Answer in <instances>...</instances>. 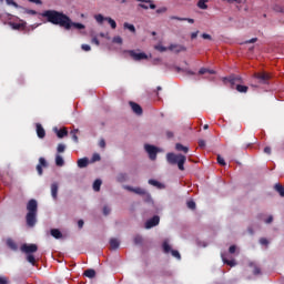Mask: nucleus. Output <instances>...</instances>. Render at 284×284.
Listing matches in <instances>:
<instances>
[{"label":"nucleus","mask_w":284,"mask_h":284,"mask_svg":"<svg viewBox=\"0 0 284 284\" xmlns=\"http://www.w3.org/2000/svg\"><path fill=\"white\" fill-rule=\"evenodd\" d=\"M83 276H87V278H94L97 276V271L88 268L84 271Z\"/></svg>","instance_id":"obj_19"},{"label":"nucleus","mask_w":284,"mask_h":284,"mask_svg":"<svg viewBox=\"0 0 284 284\" xmlns=\"http://www.w3.org/2000/svg\"><path fill=\"white\" fill-rule=\"evenodd\" d=\"M162 247H163L164 254H170V252H171V254L174 258H178V261H181V253H179V251H176V250H172V247L170 246V244L168 242H163Z\"/></svg>","instance_id":"obj_6"},{"label":"nucleus","mask_w":284,"mask_h":284,"mask_svg":"<svg viewBox=\"0 0 284 284\" xmlns=\"http://www.w3.org/2000/svg\"><path fill=\"white\" fill-rule=\"evenodd\" d=\"M135 245H141L143 243V237L141 235H135L133 239Z\"/></svg>","instance_id":"obj_36"},{"label":"nucleus","mask_w":284,"mask_h":284,"mask_svg":"<svg viewBox=\"0 0 284 284\" xmlns=\"http://www.w3.org/2000/svg\"><path fill=\"white\" fill-rule=\"evenodd\" d=\"M175 150H176L178 152H184V154H187V152H190V148L184 146V145L181 144V143H176V144H175Z\"/></svg>","instance_id":"obj_20"},{"label":"nucleus","mask_w":284,"mask_h":284,"mask_svg":"<svg viewBox=\"0 0 284 284\" xmlns=\"http://www.w3.org/2000/svg\"><path fill=\"white\" fill-rule=\"evenodd\" d=\"M129 105L131 106L134 114H138V116H141L143 114V108L139 105L136 102H129Z\"/></svg>","instance_id":"obj_15"},{"label":"nucleus","mask_w":284,"mask_h":284,"mask_svg":"<svg viewBox=\"0 0 284 284\" xmlns=\"http://www.w3.org/2000/svg\"><path fill=\"white\" fill-rule=\"evenodd\" d=\"M272 221H274V217L273 216H268L267 220L265 221V223L270 224V223H272Z\"/></svg>","instance_id":"obj_64"},{"label":"nucleus","mask_w":284,"mask_h":284,"mask_svg":"<svg viewBox=\"0 0 284 284\" xmlns=\"http://www.w3.org/2000/svg\"><path fill=\"white\" fill-rule=\"evenodd\" d=\"M224 82L230 83L231 89L235 90L236 85L243 83V78L241 75H230L229 78H224Z\"/></svg>","instance_id":"obj_5"},{"label":"nucleus","mask_w":284,"mask_h":284,"mask_svg":"<svg viewBox=\"0 0 284 284\" xmlns=\"http://www.w3.org/2000/svg\"><path fill=\"white\" fill-rule=\"evenodd\" d=\"M229 252H230V254H235L236 253V245H231L229 247Z\"/></svg>","instance_id":"obj_52"},{"label":"nucleus","mask_w":284,"mask_h":284,"mask_svg":"<svg viewBox=\"0 0 284 284\" xmlns=\"http://www.w3.org/2000/svg\"><path fill=\"white\" fill-rule=\"evenodd\" d=\"M0 284H8V277L0 276Z\"/></svg>","instance_id":"obj_56"},{"label":"nucleus","mask_w":284,"mask_h":284,"mask_svg":"<svg viewBox=\"0 0 284 284\" xmlns=\"http://www.w3.org/2000/svg\"><path fill=\"white\" fill-rule=\"evenodd\" d=\"M118 183H125L128 181V174L126 173H120L116 176Z\"/></svg>","instance_id":"obj_29"},{"label":"nucleus","mask_w":284,"mask_h":284,"mask_svg":"<svg viewBox=\"0 0 284 284\" xmlns=\"http://www.w3.org/2000/svg\"><path fill=\"white\" fill-rule=\"evenodd\" d=\"M199 148H205V140L199 141Z\"/></svg>","instance_id":"obj_62"},{"label":"nucleus","mask_w":284,"mask_h":284,"mask_svg":"<svg viewBox=\"0 0 284 284\" xmlns=\"http://www.w3.org/2000/svg\"><path fill=\"white\" fill-rule=\"evenodd\" d=\"M159 223H161V217H159V215H155L145 222V229L152 230V227H156Z\"/></svg>","instance_id":"obj_11"},{"label":"nucleus","mask_w":284,"mask_h":284,"mask_svg":"<svg viewBox=\"0 0 284 284\" xmlns=\"http://www.w3.org/2000/svg\"><path fill=\"white\" fill-rule=\"evenodd\" d=\"M217 163H219V165H222V166L226 165L225 159H223V156H221V155H217Z\"/></svg>","instance_id":"obj_45"},{"label":"nucleus","mask_w":284,"mask_h":284,"mask_svg":"<svg viewBox=\"0 0 284 284\" xmlns=\"http://www.w3.org/2000/svg\"><path fill=\"white\" fill-rule=\"evenodd\" d=\"M27 261H28V263H31V265H36V263H37V260L34 258V255H32V254L27 255Z\"/></svg>","instance_id":"obj_37"},{"label":"nucleus","mask_w":284,"mask_h":284,"mask_svg":"<svg viewBox=\"0 0 284 284\" xmlns=\"http://www.w3.org/2000/svg\"><path fill=\"white\" fill-rule=\"evenodd\" d=\"M43 168H48V161H45V158H40L39 163L36 166L39 176H43Z\"/></svg>","instance_id":"obj_13"},{"label":"nucleus","mask_w":284,"mask_h":284,"mask_svg":"<svg viewBox=\"0 0 284 284\" xmlns=\"http://www.w3.org/2000/svg\"><path fill=\"white\" fill-rule=\"evenodd\" d=\"M222 261H223V263H225V265H229L230 267H236V260H227L222 254Z\"/></svg>","instance_id":"obj_22"},{"label":"nucleus","mask_w":284,"mask_h":284,"mask_svg":"<svg viewBox=\"0 0 284 284\" xmlns=\"http://www.w3.org/2000/svg\"><path fill=\"white\" fill-rule=\"evenodd\" d=\"M207 1H210V0L197 1V8H200V10H207Z\"/></svg>","instance_id":"obj_31"},{"label":"nucleus","mask_w":284,"mask_h":284,"mask_svg":"<svg viewBox=\"0 0 284 284\" xmlns=\"http://www.w3.org/2000/svg\"><path fill=\"white\" fill-rule=\"evenodd\" d=\"M36 128H37V135H38V138L39 139H45V129H43V125L38 123L36 125Z\"/></svg>","instance_id":"obj_17"},{"label":"nucleus","mask_w":284,"mask_h":284,"mask_svg":"<svg viewBox=\"0 0 284 284\" xmlns=\"http://www.w3.org/2000/svg\"><path fill=\"white\" fill-rule=\"evenodd\" d=\"M149 185H153L154 187H161V182L156 180H149Z\"/></svg>","instance_id":"obj_41"},{"label":"nucleus","mask_w":284,"mask_h":284,"mask_svg":"<svg viewBox=\"0 0 284 284\" xmlns=\"http://www.w3.org/2000/svg\"><path fill=\"white\" fill-rule=\"evenodd\" d=\"M124 190H128V192H133L134 194H139V196H145L146 199H150V193L141 187H132V186H124Z\"/></svg>","instance_id":"obj_7"},{"label":"nucleus","mask_w":284,"mask_h":284,"mask_svg":"<svg viewBox=\"0 0 284 284\" xmlns=\"http://www.w3.org/2000/svg\"><path fill=\"white\" fill-rule=\"evenodd\" d=\"M166 161L170 163V165H178L179 170L183 172V170H185L184 165L187 158L183 154L168 153Z\"/></svg>","instance_id":"obj_3"},{"label":"nucleus","mask_w":284,"mask_h":284,"mask_svg":"<svg viewBox=\"0 0 284 284\" xmlns=\"http://www.w3.org/2000/svg\"><path fill=\"white\" fill-rule=\"evenodd\" d=\"M156 14H165V12H168V7H161L159 9H156Z\"/></svg>","instance_id":"obj_43"},{"label":"nucleus","mask_w":284,"mask_h":284,"mask_svg":"<svg viewBox=\"0 0 284 284\" xmlns=\"http://www.w3.org/2000/svg\"><path fill=\"white\" fill-rule=\"evenodd\" d=\"M95 161H101V155L99 153H94L92 156V162L95 163Z\"/></svg>","instance_id":"obj_47"},{"label":"nucleus","mask_w":284,"mask_h":284,"mask_svg":"<svg viewBox=\"0 0 284 284\" xmlns=\"http://www.w3.org/2000/svg\"><path fill=\"white\" fill-rule=\"evenodd\" d=\"M99 145L100 148L105 149V140H100Z\"/></svg>","instance_id":"obj_60"},{"label":"nucleus","mask_w":284,"mask_h":284,"mask_svg":"<svg viewBox=\"0 0 284 284\" xmlns=\"http://www.w3.org/2000/svg\"><path fill=\"white\" fill-rule=\"evenodd\" d=\"M171 21H185V18L176 17V16H171L170 17Z\"/></svg>","instance_id":"obj_46"},{"label":"nucleus","mask_w":284,"mask_h":284,"mask_svg":"<svg viewBox=\"0 0 284 284\" xmlns=\"http://www.w3.org/2000/svg\"><path fill=\"white\" fill-rule=\"evenodd\" d=\"M260 243L261 245H270V241H267L265 237L260 239Z\"/></svg>","instance_id":"obj_51"},{"label":"nucleus","mask_w":284,"mask_h":284,"mask_svg":"<svg viewBox=\"0 0 284 284\" xmlns=\"http://www.w3.org/2000/svg\"><path fill=\"white\" fill-rule=\"evenodd\" d=\"M144 150H145V152H148L151 161H156V154L159 152V149H156V146H154L152 144H145Z\"/></svg>","instance_id":"obj_9"},{"label":"nucleus","mask_w":284,"mask_h":284,"mask_svg":"<svg viewBox=\"0 0 284 284\" xmlns=\"http://www.w3.org/2000/svg\"><path fill=\"white\" fill-rule=\"evenodd\" d=\"M57 152L58 154L65 152V144H58Z\"/></svg>","instance_id":"obj_42"},{"label":"nucleus","mask_w":284,"mask_h":284,"mask_svg":"<svg viewBox=\"0 0 284 284\" xmlns=\"http://www.w3.org/2000/svg\"><path fill=\"white\" fill-rule=\"evenodd\" d=\"M235 90L242 94H247V91L250 90V88L247 85H243L240 83L236 85Z\"/></svg>","instance_id":"obj_21"},{"label":"nucleus","mask_w":284,"mask_h":284,"mask_svg":"<svg viewBox=\"0 0 284 284\" xmlns=\"http://www.w3.org/2000/svg\"><path fill=\"white\" fill-rule=\"evenodd\" d=\"M140 3L138 4L139 8H142V10H156V4H154V0H135ZM148 3V4H145Z\"/></svg>","instance_id":"obj_8"},{"label":"nucleus","mask_w":284,"mask_h":284,"mask_svg":"<svg viewBox=\"0 0 284 284\" xmlns=\"http://www.w3.org/2000/svg\"><path fill=\"white\" fill-rule=\"evenodd\" d=\"M253 79L260 84V85H270V79H272V74L262 71L254 73Z\"/></svg>","instance_id":"obj_4"},{"label":"nucleus","mask_w":284,"mask_h":284,"mask_svg":"<svg viewBox=\"0 0 284 284\" xmlns=\"http://www.w3.org/2000/svg\"><path fill=\"white\" fill-rule=\"evenodd\" d=\"M77 134H79V129L72 130L70 132V136H71L72 141H74L75 143H79V135H77Z\"/></svg>","instance_id":"obj_28"},{"label":"nucleus","mask_w":284,"mask_h":284,"mask_svg":"<svg viewBox=\"0 0 284 284\" xmlns=\"http://www.w3.org/2000/svg\"><path fill=\"white\" fill-rule=\"evenodd\" d=\"M112 41L121 45L123 43V38H121V36H118V37H114Z\"/></svg>","instance_id":"obj_44"},{"label":"nucleus","mask_w":284,"mask_h":284,"mask_svg":"<svg viewBox=\"0 0 284 284\" xmlns=\"http://www.w3.org/2000/svg\"><path fill=\"white\" fill-rule=\"evenodd\" d=\"M264 153L272 154V148H270V146L264 148Z\"/></svg>","instance_id":"obj_58"},{"label":"nucleus","mask_w":284,"mask_h":284,"mask_svg":"<svg viewBox=\"0 0 284 284\" xmlns=\"http://www.w3.org/2000/svg\"><path fill=\"white\" fill-rule=\"evenodd\" d=\"M85 224V222H83V220H79L78 221V227L80 229V230H82L83 229V225Z\"/></svg>","instance_id":"obj_57"},{"label":"nucleus","mask_w":284,"mask_h":284,"mask_svg":"<svg viewBox=\"0 0 284 284\" xmlns=\"http://www.w3.org/2000/svg\"><path fill=\"white\" fill-rule=\"evenodd\" d=\"M57 136H58V139H63L64 136H68V129H65V128L60 129L57 132Z\"/></svg>","instance_id":"obj_30"},{"label":"nucleus","mask_w":284,"mask_h":284,"mask_svg":"<svg viewBox=\"0 0 284 284\" xmlns=\"http://www.w3.org/2000/svg\"><path fill=\"white\" fill-rule=\"evenodd\" d=\"M103 182L101 181V180H95L94 182H93V190H94V192H100L101 191V184H102Z\"/></svg>","instance_id":"obj_32"},{"label":"nucleus","mask_w":284,"mask_h":284,"mask_svg":"<svg viewBox=\"0 0 284 284\" xmlns=\"http://www.w3.org/2000/svg\"><path fill=\"white\" fill-rule=\"evenodd\" d=\"M274 190L280 193V196L284 197V186L281 183H276Z\"/></svg>","instance_id":"obj_27"},{"label":"nucleus","mask_w":284,"mask_h":284,"mask_svg":"<svg viewBox=\"0 0 284 284\" xmlns=\"http://www.w3.org/2000/svg\"><path fill=\"white\" fill-rule=\"evenodd\" d=\"M124 28L126 30H130V32H133V34L136 33V28L134 27V24H130V23L125 22Z\"/></svg>","instance_id":"obj_35"},{"label":"nucleus","mask_w":284,"mask_h":284,"mask_svg":"<svg viewBox=\"0 0 284 284\" xmlns=\"http://www.w3.org/2000/svg\"><path fill=\"white\" fill-rule=\"evenodd\" d=\"M256 41H258V39L253 38V39L246 40L245 43H256Z\"/></svg>","instance_id":"obj_59"},{"label":"nucleus","mask_w":284,"mask_h":284,"mask_svg":"<svg viewBox=\"0 0 284 284\" xmlns=\"http://www.w3.org/2000/svg\"><path fill=\"white\" fill-rule=\"evenodd\" d=\"M186 205H187L189 210H196V202L195 201L191 200L186 203Z\"/></svg>","instance_id":"obj_40"},{"label":"nucleus","mask_w":284,"mask_h":284,"mask_svg":"<svg viewBox=\"0 0 284 284\" xmlns=\"http://www.w3.org/2000/svg\"><path fill=\"white\" fill-rule=\"evenodd\" d=\"M94 19L98 23H103V21H105V17H103V14L99 13L94 16Z\"/></svg>","instance_id":"obj_38"},{"label":"nucleus","mask_w":284,"mask_h":284,"mask_svg":"<svg viewBox=\"0 0 284 284\" xmlns=\"http://www.w3.org/2000/svg\"><path fill=\"white\" fill-rule=\"evenodd\" d=\"M58 194H59V183L53 182L51 184V196H52L53 201H57Z\"/></svg>","instance_id":"obj_16"},{"label":"nucleus","mask_w":284,"mask_h":284,"mask_svg":"<svg viewBox=\"0 0 284 284\" xmlns=\"http://www.w3.org/2000/svg\"><path fill=\"white\" fill-rule=\"evenodd\" d=\"M130 58L133 59L134 61H143L145 59H148V54L140 52L138 53L134 50H130L129 51Z\"/></svg>","instance_id":"obj_12"},{"label":"nucleus","mask_w":284,"mask_h":284,"mask_svg":"<svg viewBox=\"0 0 284 284\" xmlns=\"http://www.w3.org/2000/svg\"><path fill=\"white\" fill-rule=\"evenodd\" d=\"M89 163L90 161L88 160V158H82L78 160V168H88Z\"/></svg>","instance_id":"obj_24"},{"label":"nucleus","mask_w":284,"mask_h":284,"mask_svg":"<svg viewBox=\"0 0 284 284\" xmlns=\"http://www.w3.org/2000/svg\"><path fill=\"white\" fill-rule=\"evenodd\" d=\"M202 39H206L209 41H212V36H210L209 33H203Z\"/></svg>","instance_id":"obj_53"},{"label":"nucleus","mask_w":284,"mask_h":284,"mask_svg":"<svg viewBox=\"0 0 284 284\" xmlns=\"http://www.w3.org/2000/svg\"><path fill=\"white\" fill-rule=\"evenodd\" d=\"M120 245H121V242L119 241V239L113 237L110 240L111 250H119Z\"/></svg>","instance_id":"obj_18"},{"label":"nucleus","mask_w":284,"mask_h":284,"mask_svg":"<svg viewBox=\"0 0 284 284\" xmlns=\"http://www.w3.org/2000/svg\"><path fill=\"white\" fill-rule=\"evenodd\" d=\"M250 267H253L254 276L261 275V267H258L254 262L250 263Z\"/></svg>","instance_id":"obj_26"},{"label":"nucleus","mask_w":284,"mask_h":284,"mask_svg":"<svg viewBox=\"0 0 284 284\" xmlns=\"http://www.w3.org/2000/svg\"><path fill=\"white\" fill-rule=\"evenodd\" d=\"M51 236H53V239H62L63 233H61V231H59V229H52Z\"/></svg>","instance_id":"obj_25"},{"label":"nucleus","mask_w":284,"mask_h":284,"mask_svg":"<svg viewBox=\"0 0 284 284\" xmlns=\"http://www.w3.org/2000/svg\"><path fill=\"white\" fill-rule=\"evenodd\" d=\"M81 49L84 50V52H90V50H92V48L90 47V44H82Z\"/></svg>","instance_id":"obj_48"},{"label":"nucleus","mask_w":284,"mask_h":284,"mask_svg":"<svg viewBox=\"0 0 284 284\" xmlns=\"http://www.w3.org/2000/svg\"><path fill=\"white\" fill-rule=\"evenodd\" d=\"M216 74V71H214V70H210V69H205V68H201L200 70H199V74Z\"/></svg>","instance_id":"obj_33"},{"label":"nucleus","mask_w":284,"mask_h":284,"mask_svg":"<svg viewBox=\"0 0 284 284\" xmlns=\"http://www.w3.org/2000/svg\"><path fill=\"white\" fill-rule=\"evenodd\" d=\"M6 2L8 3V6H14V8L18 7L17 2H14V0H6Z\"/></svg>","instance_id":"obj_55"},{"label":"nucleus","mask_w":284,"mask_h":284,"mask_svg":"<svg viewBox=\"0 0 284 284\" xmlns=\"http://www.w3.org/2000/svg\"><path fill=\"white\" fill-rule=\"evenodd\" d=\"M105 21H108V23L111 26L112 30H116V21H114V19L106 17Z\"/></svg>","instance_id":"obj_34"},{"label":"nucleus","mask_w":284,"mask_h":284,"mask_svg":"<svg viewBox=\"0 0 284 284\" xmlns=\"http://www.w3.org/2000/svg\"><path fill=\"white\" fill-rule=\"evenodd\" d=\"M55 165L58 168H63V165H65V161L63 160V156H61L60 154L55 155Z\"/></svg>","instance_id":"obj_23"},{"label":"nucleus","mask_w":284,"mask_h":284,"mask_svg":"<svg viewBox=\"0 0 284 284\" xmlns=\"http://www.w3.org/2000/svg\"><path fill=\"white\" fill-rule=\"evenodd\" d=\"M12 28H13V30H20V29H21V24H19V23H13V24H12Z\"/></svg>","instance_id":"obj_61"},{"label":"nucleus","mask_w":284,"mask_h":284,"mask_svg":"<svg viewBox=\"0 0 284 284\" xmlns=\"http://www.w3.org/2000/svg\"><path fill=\"white\" fill-rule=\"evenodd\" d=\"M20 250L24 254H34L39 250V246L37 244H22Z\"/></svg>","instance_id":"obj_10"},{"label":"nucleus","mask_w":284,"mask_h":284,"mask_svg":"<svg viewBox=\"0 0 284 284\" xmlns=\"http://www.w3.org/2000/svg\"><path fill=\"white\" fill-rule=\"evenodd\" d=\"M41 17L47 19L49 23L60 26V28H64V30H70L72 28H75V30H85V26L83 23L72 22V19L61 11L45 10L41 13Z\"/></svg>","instance_id":"obj_1"},{"label":"nucleus","mask_w":284,"mask_h":284,"mask_svg":"<svg viewBox=\"0 0 284 284\" xmlns=\"http://www.w3.org/2000/svg\"><path fill=\"white\" fill-rule=\"evenodd\" d=\"M169 50H171V52H175V54H179V52H186L187 48H185L183 44H171Z\"/></svg>","instance_id":"obj_14"},{"label":"nucleus","mask_w":284,"mask_h":284,"mask_svg":"<svg viewBox=\"0 0 284 284\" xmlns=\"http://www.w3.org/2000/svg\"><path fill=\"white\" fill-rule=\"evenodd\" d=\"M155 50H159V52H165V50H168V49L161 44H158V45H155Z\"/></svg>","instance_id":"obj_50"},{"label":"nucleus","mask_w":284,"mask_h":284,"mask_svg":"<svg viewBox=\"0 0 284 284\" xmlns=\"http://www.w3.org/2000/svg\"><path fill=\"white\" fill-rule=\"evenodd\" d=\"M91 43H94L95 45H100L101 42L99 41V38L94 37L92 38Z\"/></svg>","instance_id":"obj_54"},{"label":"nucleus","mask_w":284,"mask_h":284,"mask_svg":"<svg viewBox=\"0 0 284 284\" xmlns=\"http://www.w3.org/2000/svg\"><path fill=\"white\" fill-rule=\"evenodd\" d=\"M7 245H8V247H10L11 250H17V243H14V241H12V240H8V241H7Z\"/></svg>","instance_id":"obj_39"},{"label":"nucleus","mask_w":284,"mask_h":284,"mask_svg":"<svg viewBox=\"0 0 284 284\" xmlns=\"http://www.w3.org/2000/svg\"><path fill=\"white\" fill-rule=\"evenodd\" d=\"M199 37V31L191 33V39H196Z\"/></svg>","instance_id":"obj_63"},{"label":"nucleus","mask_w":284,"mask_h":284,"mask_svg":"<svg viewBox=\"0 0 284 284\" xmlns=\"http://www.w3.org/2000/svg\"><path fill=\"white\" fill-rule=\"evenodd\" d=\"M110 212H112V210L110 209V206H104V207H103V214H104V216H108V214H110Z\"/></svg>","instance_id":"obj_49"},{"label":"nucleus","mask_w":284,"mask_h":284,"mask_svg":"<svg viewBox=\"0 0 284 284\" xmlns=\"http://www.w3.org/2000/svg\"><path fill=\"white\" fill-rule=\"evenodd\" d=\"M27 225L28 227H34V225H37V212H39V203L37 202V200H29V202L27 203Z\"/></svg>","instance_id":"obj_2"}]
</instances>
